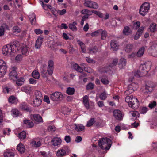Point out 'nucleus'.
<instances>
[{"instance_id":"nucleus-1","label":"nucleus","mask_w":157,"mask_h":157,"mask_svg":"<svg viewBox=\"0 0 157 157\" xmlns=\"http://www.w3.org/2000/svg\"><path fill=\"white\" fill-rule=\"evenodd\" d=\"M151 68V65L147 63L141 64L139 67V70L134 73V75L137 77L144 76L147 75Z\"/></svg>"},{"instance_id":"nucleus-2","label":"nucleus","mask_w":157,"mask_h":157,"mask_svg":"<svg viewBox=\"0 0 157 157\" xmlns=\"http://www.w3.org/2000/svg\"><path fill=\"white\" fill-rule=\"evenodd\" d=\"M111 140L107 137L103 138L98 141V145L101 149L106 150L110 148L111 144Z\"/></svg>"},{"instance_id":"nucleus-3","label":"nucleus","mask_w":157,"mask_h":157,"mask_svg":"<svg viewBox=\"0 0 157 157\" xmlns=\"http://www.w3.org/2000/svg\"><path fill=\"white\" fill-rule=\"evenodd\" d=\"M125 101L130 107L134 109H136L139 107V102L137 99L135 97H133L132 95L126 96L125 98Z\"/></svg>"},{"instance_id":"nucleus-4","label":"nucleus","mask_w":157,"mask_h":157,"mask_svg":"<svg viewBox=\"0 0 157 157\" xmlns=\"http://www.w3.org/2000/svg\"><path fill=\"white\" fill-rule=\"evenodd\" d=\"M20 46V44L18 41L13 42L12 45L8 44V49L7 52V55L13 56V53L19 50Z\"/></svg>"},{"instance_id":"nucleus-5","label":"nucleus","mask_w":157,"mask_h":157,"mask_svg":"<svg viewBox=\"0 0 157 157\" xmlns=\"http://www.w3.org/2000/svg\"><path fill=\"white\" fill-rule=\"evenodd\" d=\"M150 7V4L148 2H146L143 3L141 6L140 9V14L142 16H144L148 12Z\"/></svg>"},{"instance_id":"nucleus-6","label":"nucleus","mask_w":157,"mask_h":157,"mask_svg":"<svg viewBox=\"0 0 157 157\" xmlns=\"http://www.w3.org/2000/svg\"><path fill=\"white\" fill-rule=\"evenodd\" d=\"M7 71V65L6 62L0 59V78L4 77Z\"/></svg>"},{"instance_id":"nucleus-7","label":"nucleus","mask_w":157,"mask_h":157,"mask_svg":"<svg viewBox=\"0 0 157 157\" xmlns=\"http://www.w3.org/2000/svg\"><path fill=\"white\" fill-rule=\"evenodd\" d=\"M50 98L53 101H58L62 99L63 95L61 92H56L50 95Z\"/></svg>"},{"instance_id":"nucleus-8","label":"nucleus","mask_w":157,"mask_h":157,"mask_svg":"<svg viewBox=\"0 0 157 157\" xmlns=\"http://www.w3.org/2000/svg\"><path fill=\"white\" fill-rule=\"evenodd\" d=\"M16 69V68L15 67H13L10 69V73L9 75L10 79L13 81H15L19 77Z\"/></svg>"},{"instance_id":"nucleus-9","label":"nucleus","mask_w":157,"mask_h":157,"mask_svg":"<svg viewBox=\"0 0 157 157\" xmlns=\"http://www.w3.org/2000/svg\"><path fill=\"white\" fill-rule=\"evenodd\" d=\"M138 87L137 84L135 83H132L128 85V89L125 91V93L127 95L132 93L135 90H136Z\"/></svg>"},{"instance_id":"nucleus-10","label":"nucleus","mask_w":157,"mask_h":157,"mask_svg":"<svg viewBox=\"0 0 157 157\" xmlns=\"http://www.w3.org/2000/svg\"><path fill=\"white\" fill-rule=\"evenodd\" d=\"M84 5L88 7L94 9L98 8V6L97 3L91 1V0H84Z\"/></svg>"},{"instance_id":"nucleus-11","label":"nucleus","mask_w":157,"mask_h":157,"mask_svg":"<svg viewBox=\"0 0 157 157\" xmlns=\"http://www.w3.org/2000/svg\"><path fill=\"white\" fill-rule=\"evenodd\" d=\"M113 114L115 118L118 121H121L123 118L124 114L122 112L118 109L113 110Z\"/></svg>"},{"instance_id":"nucleus-12","label":"nucleus","mask_w":157,"mask_h":157,"mask_svg":"<svg viewBox=\"0 0 157 157\" xmlns=\"http://www.w3.org/2000/svg\"><path fill=\"white\" fill-rule=\"evenodd\" d=\"M54 70V62L52 60H49L48 63V67L47 71L48 74L51 75Z\"/></svg>"},{"instance_id":"nucleus-13","label":"nucleus","mask_w":157,"mask_h":157,"mask_svg":"<svg viewBox=\"0 0 157 157\" xmlns=\"http://www.w3.org/2000/svg\"><path fill=\"white\" fill-rule=\"evenodd\" d=\"M153 86H149L146 85L145 89L142 91V92L145 94H147L150 93L153 90Z\"/></svg>"},{"instance_id":"nucleus-14","label":"nucleus","mask_w":157,"mask_h":157,"mask_svg":"<svg viewBox=\"0 0 157 157\" xmlns=\"http://www.w3.org/2000/svg\"><path fill=\"white\" fill-rule=\"evenodd\" d=\"M20 48L19 50L21 49L22 54L27 55L29 48L25 45L20 44Z\"/></svg>"},{"instance_id":"nucleus-15","label":"nucleus","mask_w":157,"mask_h":157,"mask_svg":"<svg viewBox=\"0 0 157 157\" xmlns=\"http://www.w3.org/2000/svg\"><path fill=\"white\" fill-rule=\"evenodd\" d=\"M43 39V37L41 36H40L36 40L35 46V48L37 49H39L41 47L42 42V40Z\"/></svg>"},{"instance_id":"nucleus-16","label":"nucleus","mask_w":157,"mask_h":157,"mask_svg":"<svg viewBox=\"0 0 157 157\" xmlns=\"http://www.w3.org/2000/svg\"><path fill=\"white\" fill-rule=\"evenodd\" d=\"M46 65L45 64H44L41 67L40 71L42 76L44 78L46 77L48 75V73L47 71L46 70Z\"/></svg>"},{"instance_id":"nucleus-17","label":"nucleus","mask_w":157,"mask_h":157,"mask_svg":"<svg viewBox=\"0 0 157 157\" xmlns=\"http://www.w3.org/2000/svg\"><path fill=\"white\" fill-rule=\"evenodd\" d=\"M31 119L33 121H34L38 123L43 122V119L42 117L39 114H35L33 115V117Z\"/></svg>"},{"instance_id":"nucleus-18","label":"nucleus","mask_w":157,"mask_h":157,"mask_svg":"<svg viewBox=\"0 0 157 157\" xmlns=\"http://www.w3.org/2000/svg\"><path fill=\"white\" fill-rule=\"evenodd\" d=\"M61 141V140L60 138L58 137H55L52 139L51 142L53 145L57 146L60 144Z\"/></svg>"},{"instance_id":"nucleus-19","label":"nucleus","mask_w":157,"mask_h":157,"mask_svg":"<svg viewBox=\"0 0 157 157\" xmlns=\"http://www.w3.org/2000/svg\"><path fill=\"white\" fill-rule=\"evenodd\" d=\"M20 107L21 109L23 110H25L27 112H29L31 111L28 105L26 103H22L20 105Z\"/></svg>"},{"instance_id":"nucleus-20","label":"nucleus","mask_w":157,"mask_h":157,"mask_svg":"<svg viewBox=\"0 0 157 157\" xmlns=\"http://www.w3.org/2000/svg\"><path fill=\"white\" fill-rule=\"evenodd\" d=\"M17 150L21 153L22 154L25 151V146L22 143H20L17 147Z\"/></svg>"},{"instance_id":"nucleus-21","label":"nucleus","mask_w":157,"mask_h":157,"mask_svg":"<svg viewBox=\"0 0 157 157\" xmlns=\"http://www.w3.org/2000/svg\"><path fill=\"white\" fill-rule=\"evenodd\" d=\"M110 45L111 48L113 51H117L118 49V44L115 40H113L111 41Z\"/></svg>"},{"instance_id":"nucleus-22","label":"nucleus","mask_w":157,"mask_h":157,"mask_svg":"<svg viewBox=\"0 0 157 157\" xmlns=\"http://www.w3.org/2000/svg\"><path fill=\"white\" fill-rule=\"evenodd\" d=\"M89 98L87 95H86L83 97V103L85 107L87 109L89 108Z\"/></svg>"},{"instance_id":"nucleus-23","label":"nucleus","mask_w":157,"mask_h":157,"mask_svg":"<svg viewBox=\"0 0 157 157\" xmlns=\"http://www.w3.org/2000/svg\"><path fill=\"white\" fill-rule=\"evenodd\" d=\"M126 60L124 58H121L119 60V67L120 68H123L126 65Z\"/></svg>"},{"instance_id":"nucleus-24","label":"nucleus","mask_w":157,"mask_h":157,"mask_svg":"<svg viewBox=\"0 0 157 157\" xmlns=\"http://www.w3.org/2000/svg\"><path fill=\"white\" fill-rule=\"evenodd\" d=\"M124 34L128 35L132 33V31L128 26H125L123 31Z\"/></svg>"},{"instance_id":"nucleus-25","label":"nucleus","mask_w":157,"mask_h":157,"mask_svg":"<svg viewBox=\"0 0 157 157\" xmlns=\"http://www.w3.org/2000/svg\"><path fill=\"white\" fill-rule=\"evenodd\" d=\"M66 154L65 151L63 149H61L57 151L56 155L58 157H62L65 156Z\"/></svg>"},{"instance_id":"nucleus-26","label":"nucleus","mask_w":157,"mask_h":157,"mask_svg":"<svg viewBox=\"0 0 157 157\" xmlns=\"http://www.w3.org/2000/svg\"><path fill=\"white\" fill-rule=\"evenodd\" d=\"M84 127L83 125L77 124L75 125V129L77 132H80L84 129Z\"/></svg>"},{"instance_id":"nucleus-27","label":"nucleus","mask_w":157,"mask_h":157,"mask_svg":"<svg viewBox=\"0 0 157 157\" xmlns=\"http://www.w3.org/2000/svg\"><path fill=\"white\" fill-rule=\"evenodd\" d=\"M41 102V99L35 98L33 101V105L35 107H38L40 105Z\"/></svg>"},{"instance_id":"nucleus-28","label":"nucleus","mask_w":157,"mask_h":157,"mask_svg":"<svg viewBox=\"0 0 157 157\" xmlns=\"http://www.w3.org/2000/svg\"><path fill=\"white\" fill-rule=\"evenodd\" d=\"M77 42L80 46L81 51L83 53H85L86 50L85 48V45L84 44L79 40H77Z\"/></svg>"},{"instance_id":"nucleus-29","label":"nucleus","mask_w":157,"mask_h":157,"mask_svg":"<svg viewBox=\"0 0 157 157\" xmlns=\"http://www.w3.org/2000/svg\"><path fill=\"white\" fill-rule=\"evenodd\" d=\"M77 25V23L76 22L74 21L72 24H70L69 25V28L71 30L75 31L77 30V29L76 27Z\"/></svg>"},{"instance_id":"nucleus-30","label":"nucleus","mask_w":157,"mask_h":157,"mask_svg":"<svg viewBox=\"0 0 157 157\" xmlns=\"http://www.w3.org/2000/svg\"><path fill=\"white\" fill-rule=\"evenodd\" d=\"M133 48V46L132 44H127L126 45L125 48V51L129 53L132 51Z\"/></svg>"},{"instance_id":"nucleus-31","label":"nucleus","mask_w":157,"mask_h":157,"mask_svg":"<svg viewBox=\"0 0 157 157\" xmlns=\"http://www.w3.org/2000/svg\"><path fill=\"white\" fill-rule=\"evenodd\" d=\"M24 123L27 125V127L31 128L34 126V124L31 121L29 120H25L24 121Z\"/></svg>"},{"instance_id":"nucleus-32","label":"nucleus","mask_w":157,"mask_h":157,"mask_svg":"<svg viewBox=\"0 0 157 157\" xmlns=\"http://www.w3.org/2000/svg\"><path fill=\"white\" fill-rule=\"evenodd\" d=\"M100 34H101V38L102 40H104L105 39L107 35V33L105 30H103L102 29H101Z\"/></svg>"},{"instance_id":"nucleus-33","label":"nucleus","mask_w":157,"mask_h":157,"mask_svg":"<svg viewBox=\"0 0 157 157\" xmlns=\"http://www.w3.org/2000/svg\"><path fill=\"white\" fill-rule=\"evenodd\" d=\"M98 48L96 46H94L92 48L89 49V53L90 54H95L98 51Z\"/></svg>"},{"instance_id":"nucleus-34","label":"nucleus","mask_w":157,"mask_h":157,"mask_svg":"<svg viewBox=\"0 0 157 157\" xmlns=\"http://www.w3.org/2000/svg\"><path fill=\"white\" fill-rule=\"evenodd\" d=\"M144 48L142 47L138 51L136 54V55L138 57H140L142 56L144 52Z\"/></svg>"},{"instance_id":"nucleus-35","label":"nucleus","mask_w":157,"mask_h":157,"mask_svg":"<svg viewBox=\"0 0 157 157\" xmlns=\"http://www.w3.org/2000/svg\"><path fill=\"white\" fill-rule=\"evenodd\" d=\"M30 20V22L32 25H35L36 22V19L35 15L33 13L31 16L29 17Z\"/></svg>"},{"instance_id":"nucleus-36","label":"nucleus","mask_w":157,"mask_h":157,"mask_svg":"<svg viewBox=\"0 0 157 157\" xmlns=\"http://www.w3.org/2000/svg\"><path fill=\"white\" fill-rule=\"evenodd\" d=\"M74 69L78 72L82 73L83 71L82 69L77 64L75 63L73 65Z\"/></svg>"},{"instance_id":"nucleus-37","label":"nucleus","mask_w":157,"mask_h":157,"mask_svg":"<svg viewBox=\"0 0 157 157\" xmlns=\"http://www.w3.org/2000/svg\"><path fill=\"white\" fill-rule=\"evenodd\" d=\"M15 81H16V84L18 86H21L23 84L24 82V78H22L17 79Z\"/></svg>"},{"instance_id":"nucleus-38","label":"nucleus","mask_w":157,"mask_h":157,"mask_svg":"<svg viewBox=\"0 0 157 157\" xmlns=\"http://www.w3.org/2000/svg\"><path fill=\"white\" fill-rule=\"evenodd\" d=\"M4 157H14V153L12 152H6L4 153Z\"/></svg>"},{"instance_id":"nucleus-39","label":"nucleus","mask_w":157,"mask_h":157,"mask_svg":"<svg viewBox=\"0 0 157 157\" xmlns=\"http://www.w3.org/2000/svg\"><path fill=\"white\" fill-rule=\"evenodd\" d=\"M21 90L26 93H29L31 90V87L27 86H23L21 88Z\"/></svg>"},{"instance_id":"nucleus-40","label":"nucleus","mask_w":157,"mask_h":157,"mask_svg":"<svg viewBox=\"0 0 157 157\" xmlns=\"http://www.w3.org/2000/svg\"><path fill=\"white\" fill-rule=\"evenodd\" d=\"M75 90L74 88L68 87L67 90V93L69 95H72L74 94Z\"/></svg>"},{"instance_id":"nucleus-41","label":"nucleus","mask_w":157,"mask_h":157,"mask_svg":"<svg viewBox=\"0 0 157 157\" xmlns=\"http://www.w3.org/2000/svg\"><path fill=\"white\" fill-rule=\"evenodd\" d=\"M32 77L38 79L40 77V74L36 71H33L32 73Z\"/></svg>"},{"instance_id":"nucleus-42","label":"nucleus","mask_w":157,"mask_h":157,"mask_svg":"<svg viewBox=\"0 0 157 157\" xmlns=\"http://www.w3.org/2000/svg\"><path fill=\"white\" fill-rule=\"evenodd\" d=\"M19 138L21 139H25L26 137V133L25 131H23L18 134Z\"/></svg>"},{"instance_id":"nucleus-43","label":"nucleus","mask_w":157,"mask_h":157,"mask_svg":"<svg viewBox=\"0 0 157 157\" xmlns=\"http://www.w3.org/2000/svg\"><path fill=\"white\" fill-rule=\"evenodd\" d=\"M31 144L32 146L35 147H37L41 145V143L40 141L36 142L35 141H33L31 143Z\"/></svg>"},{"instance_id":"nucleus-44","label":"nucleus","mask_w":157,"mask_h":157,"mask_svg":"<svg viewBox=\"0 0 157 157\" xmlns=\"http://www.w3.org/2000/svg\"><path fill=\"white\" fill-rule=\"evenodd\" d=\"M35 98H38V99H41L42 98V94L41 92L38 91H35Z\"/></svg>"},{"instance_id":"nucleus-45","label":"nucleus","mask_w":157,"mask_h":157,"mask_svg":"<svg viewBox=\"0 0 157 157\" xmlns=\"http://www.w3.org/2000/svg\"><path fill=\"white\" fill-rule=\"evenodd\" d=\"M99 96L100 99L103 100H105L107 97V94L105 92L101 93Z\"/></svg>"},{"instance_id":"nucleus-46","label":"nucleus","mask_w":157,"mask_h":157,"mask_svg":"<svg viewBox=\"0 0 157 157\" xmlns=\"http://www.w3.org/2000/svg\"><path fill=\"white\" fill-rule=\"evenodd\" d=\"M13 32L16 33H18L20 32L21 29L18 26H15L13 28Z\"/></svg>"},{"instance_id":"nucleus-47","label":"nucleus","mask_w":157,"mask_h":157,"mask_svg":"<svg viewBox=\"0 0 157 157\" xmlns=\"http://www.w3.org/2000/svg\"><path fill=\"white\" fill-rule=\"evenodd\" d=\"M16 100L15 98L13 96H10L8 98L9 102L11 104H13L15 103Z\"/></svg>"},{"instance_id":"nucleus-48","label":"nucleus","mask_w":157,"mask_h":157,"mask_svg":"<svg viewBox=\"0 0 157 157\" xmlns=\"http://www.w3.org/2000/svg\"><path fill=\"white\" fill-rule=\"evenodd\" d=\"M95 121L94 119L91 118L87 122V126L88 127L92 126L95 123Z\"/></svg>"},{"instance_id":"nucleus-49","label":"nucleus","mask_w":157,"mask_h":157,"mask_svg":"<svg viewBox=\"0 0 157 157\" xmlns=\"http://www.w3.org/2000/svg\"><path fill=\"white\" fill-rule=\"evenodd\" d=\"M140 23L139 21H137L135 22L133 24L132 28L134 29H137L140 26Z\"/></svg>"},{"instance_id":"nucleus-50","label":"nucleus","mask_w":157,"mask_h":157,"mask_svg":"<svg viewBox=\"0 0 157 157\" xmlns=\"http://www.w3.org/2000/svg\"><path fill=\"white\" fill-rule=\"evenodd\" d=\"M118 62V60L117 59H114L113 60L112 63L109 65L110 67H112L115 66Z\"/></svg>"},{"instance_id":"nucleus-51","label":"nucleus","mask_w":157,"mask_h":157,"mask_svg":"<svg viewBox=\"0 0 157 157\" xmlns=\"http://www.w3.org/2000/svg\"><path fill=\"white\" fill-rule=\"evenodd\" d=\"M11 112L13 116V117H16L19 115V112L17 109H13L12 110Z\"/></svg>"},{"instance_id":"nucleus-52","label":"nucleus","mask_w":157,"mask_h":157,"mask_svg":"<svg viewBox=\"0 0 157 157\" xmlns=\"http://www.w3.org/2000/svg\"><path fill=\"white\" fill-rule=\"evenodd\" d=\"M156 24L153 23L151 24L149 28L151 32H154L155 30Z\"/></svg>"},{"instance_id":"nucleus-53","label":"nucleus","mask_w":157,"mask_h":157,"mask_svg":"<svg viewBox=\"0 0 157 157\" xmlns=\"http://www.w3.org/2000/svg\"><path fill=\"white\" fill-rule=\"evenodd\" d=\"M8 45L4 46L2 49V52L4 55H7V52L8 49Z\"/></svg>"},{"instance_id":"nucleus-54","label":"nucleus","mask_w":157,"mask_h":157,"mask_svg":"<svg viewBox=\"0 0 157 157\" xmlns=\"http://www.w3.org/2000/svg\"><path fill=\"white\" fill-rule=\"evenodd\" d=\"M94 86V84L90 82L87 85L86 89L87 90H92L93 89Z\"/></svg>"},{"instance_id":"nucleus-55","label":"nucleus","mask_w":157,"mask_h":157,"mask_svg":"<svg viewBox=\"0 0 157 157\" xmlns=\"http://www.w3.org/2000/svg\"><path fill=\"white\" fill-rule=\"evenodd\" d=\"M100 31H101V30H100V29L92 33L91 34V36H98L100 34Z\"/></svg>"},{"instance_id":"nucleus-56","label":"nucleus","mask_w":157,"mask_h":157,"mask_svg":"<svg viewBox=\"0 0 157 157\" xmlns=\"http://www.w3.org/2000/svg\"><path fill=\"white\" fill-rule=\"evenodd\" d=\"M144 29V28L143 27H141L138 30L136 33V34L138 35V37H140L142 33L143 32Z\"/></svg>"},{"instance_id":"nucleus-57","label":"nucleus","mask_w":157,"mask_h":157,"mask_svg":"<svg viewBox=\"0 0 157 157\" xmlns=\"http://www.w3.org/2000/svg\"><path fill=\"white\" fill-rule=\"evenodd\" d=\"M156 105V102L155 101H153L149 104L148 106L150 108L152 109L155 107Z\"/></svg>"},{"instance_id":"nucleus-58","label":"nucleus","mask_w":157,"mask_h":157,"mask_svg":"<svg viewBox=\"0 0 157 157\" xmlns=\"http://www.w3.org/2000/svg\"><path fill=\"white\" fill-rule=\"evenodd\" d=\"M4 33V25L0 27V36H2Z\"/></svg>"},{"instance_id":"nucleus-59","label":"nucleus","mask_w":157,"mask_h":157,"mask_svg":"<svg viewBox=\"0 0 157 157\" xmlns=\"http://www.w3.org/2000/svg\"><path fill=\"white\" fill-rule=\"evenodd\" d=\"M81 13L83 14L87 15L89 13H90V11L88 9H83L81 11Z\"/></svg>"},{"instance_id":"nucleus-60","label":"nucleus","mask_w":157,"mask_h":157,"mask_svg":"<svg viewBox=\"0 0 157 157\" xmlns=\"http://www.w3.org/2000/svg\"><path fill=\"white\" fill-rule=\"evenodd\" d=\"M86 59L87 62L89 63H95L94 61L92 59L88 57L86 58Z\"/></svg>"},{"instance_id":"nucleus-61","label":"nucleus","mask_w":157,"mask_h":157,"mask_svg":"<svg viewBox=\"0 0 157 157\" xmlns=\"http://www.w3.org/2000/svg\"><path fill=\"white\" fill-rule=\"evenodd\" d=\"M148 111V108L145 107L142 108L140 112V113L142 114L145 113Z\"/></svg>"},{"instance_id":"nucleus-62","label":"nucleus","mask_w":157,"mask_h":157,"mask_svg":"<svg viewBox=\"0 0 157 157\" xmlns=\"http://www.w3.org/2000/svg\"><path fill=\"white\" fill-rule=\"evenodd\" d=\"M44 101L47 104L50 103V100L49 97L47 95H45L44 97Z\"/></svg>"},{"instance_id":"nucleus-63","label":"nucleus","mask_w":157,"mask_h":157,"mask_svg":"<svg viewBox=\"0 0 157 157\" xmlns=\"http://www.w3.org/2000/svg\"><path fill=\"white\" fill-rule=\"evenodd\" d=\"M101 81L103 84H107L109 83V81L107 79L104 78H101Z\"/></svg>"},{"instance_id":"nucleus-64","label":"nucleus","mask_w":157,"mask_h":157,"mask_svg":"<svg viewBox=\"0 0 157 157\" xmlns=\"http://www.w3.org/2000/svg\"><path fill=\"white\" fill-rule=\"evenodd\" d=\"M64 140L67 143H69L71 142V137L70 136H66L64 138Z\"/></svg>"}]
</instances>
